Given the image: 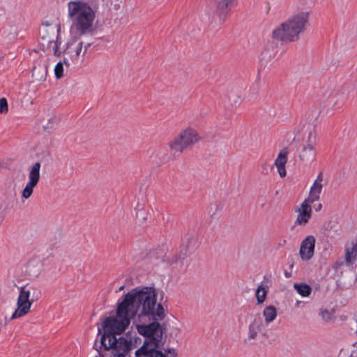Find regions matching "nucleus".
<instances>
[{
    "mask_svg": "<svg viewBox=\"0 0 357 357\" xmlns=\"http://www.w3.org/2000/svg\"><path fill=\"white\" fill-rule=\"evenodd\" d=\"M156 289L152 287L132 289L119 304L116 316L107 317L103 322L105 332L100 342L105 350L109 351L111 357H126L136 347L137 340L123 333L130 323V319L137 314V319L143 320L146 316L162 317L160 303H156Z\"/></svg>",
    "mask_w": 357,
    "mask_h": 357,
    "instance_id": "1",
    "label": "nucleus"
},
{
    "mask_svg": "<svg viewBox=\"0 0 357 357\" xmlns=\"http://www.w3.org/2000/svg\"><path fill=\"white\" fill-rule=\"evenodd\" d=\"M68 16L72 21L70 32L81 37L93 34L96 29V11L86 1L72 0L67 3Z\"/></svg>",
    "mask_w": 357,
    "mask_h": 357,
    "instance_id": "2",
    "label": "nucleus"
},
{
    "mask_svg": "<svg viewBox=\"0 0 357 357\" xmlns=\"http://www.w3.org/2000/svg\"><path fill=\"white\" fill-rule=\"evenodd\" d=\"M310 16L307 10L294 13L273 29V38L285 43L298 41L310 25Z\"/></svg>",
    "mask_w": 357,
    "mask_h": 357,
    "instance_id": "3",
    "label": "nucleus"
},
{
    "mask_svg": "<svg viewBox=\"0 0 357 357\" xmlns=\"http://www.w3.org/2000/svg\"><path fill=\"white\" fill-rule=\"evenodd\" d=\"M202 140L198 131L191 126H188L179 131L177 135L169 142L168 148L174 153H182Z\"/></svg>",
    "mask_w": 357,
    "mask_h": 357,
    "instance_id": "4",
    "label": "nucleus"
},
{
    "mask_svg": "<svg viewBox=\"0 0 357 357\" xmlns=\"http://www.w3.org/2000/svg\"><path fill=\"white\" fill-rule=\"evenodd\" d=\"M41 35L43 45H46L50 52L55 56H60L62 51L59 49L61 40L59 38L60 24L54 22L45 21L42 23Z\"/></svg>",
    "mask_w": 357,
    "mask_h": 357,
    "instance_id": "5",
    "label": "nucleus"
},
{
    "mask_svg": "<svg viewBox=\"0 0 357 357\" xmlns=\"http://www.w3.org/2000/svg\"><path fill=\"white\" fill-rule=\"evenodd\" d=\"M162 309V317H159L157 316H146L143 320L138 319L139 324H137V328L139 333L146 337V340L144 342H151V340H155L157 342V340L154 338V335L159 332L160 324L159 320H162L165 317V309L161 305Z\"/></svg>",
    "mask_w": 357,
    "mask_h": 357,
    "instance_id": "6",
    "label": "nucleus"
},
{
    "mask_svg": "<svg viewBox=\"0 0 357 357\" xmlns=\"http://www.w3.org/2000/svg\"><path fill=\"white\" fill-rule=\"evenodd\" d=\"M30 296L31 291L26 286L20 288L16 308L10 317L11 320L23 317L29 313L33 304V301L30 300Z\"/></svg>",
    "mask_w": 357,
    "mask_h": 357,
    "instance_id": "7",
    "label": "nucleus"
},
{
    "mask_svg": "<svg viewBox=\"0 0 357 357\" xmlns=\"http://www.w3.org/2000/svg\"><path fill=\"white\" fill-rule=\"evenodd\" d=\"M40 163L36 162L33 163L29 171V181L25 185L22 191V198L28 199L33 194V189L37 186L40 178Z\"/></svg>",
    "mask_w": 357,
    "mask_h": 357,
    "instance_id": "8",
    "label": "nucleus"
},
{
    "mask_svg": "<svg viewBox=\"0 0 357 357\" xmlns=\"http://www.w3.org/2000/svg\"><path fill=\"white\" fill-rule=\"evenodd\" d=\"M317 149L316 141L309 136L308 141L302 147L298 158L303 164L311 165L316 159Z\"/></svg>",
    "mask_w": 357,
    "mask_h": 357,
    "instance_id": "9",
    "label": "nucleus"
},
{
    "mask_svg": "<svg viewBox=\"0 0 357 357\" xmlns=\"http://www.w3.org/2000/svg\"><path fill=\"white\" fill-rule=\"evenodd\" d=\"M310 202L304 200L300 206H296L294 211L297 213L295 225L305 226L307 225L312 216V207Z\"/></svg>",
    "mask_w": 357,
    "mask_h": 357,
    "instance_id": "10",
    "label": "nucleus"
},
{
    "mask_svg": "<svg viewBox=\"0 0 357 357\" xmlns=\"http://www.w3.org/2000/svg\"><path fill=\"white\" fill-rule=\"evenodd\" d=\"M88 45H84L82 41L73 40L68 43L64 52L69 55L72 60H78L86 52Z\"/></svg>",
    "mask_w": 357,
    "mask_h": 357,
    "instance_id": "11",
    "label": "nucleus"
},
{
    "mask_svg": "<svg viewBox=\"0 0 357 357\" xmlns=\"http://www.w3.org/2000/svg\"><path fill=\"white\" fill-rule=\"evenodd\" d=\"M316 239L314 236L309 235L301 242L299 255L302 260L308 261L312 258L314 253Z\"/></svg>",
    "mask_w": 357,
    "mask_h": 357,
    "instance_id": "12",
    "label": "nucleus"
},
{
    "mask_svg": "<svg viewBox=\"0 0 357 357\" xmlns=\"http://www.w3.org/2000/svg\"><path fill=\"white\" fill-rule=\"evenodd\" d=\"M158 342L151 340V342H144L143 345L135 351L136 357H165V354L155 349Z\"/></svg>",
    "mask_w": 357,
    "mask_h": 357,
    "instance_id": "13",
    "label": "nucleus"
},
{
    "mask_svg": "<svg viewBox=\"0 0 357 357\" xmlns=\"http://www.w3.org/2000/svg\"><path fill=\"white\" fill-rule=\"evenodd\" d=\"M265 328V324L260 314H256L253 320L249 325L248 331V340L251 342L255 340L257 335L263 333Z\"/></svg>",
    "mask_w": 357,
    "mask_h": 357,
    "instance_id": "14",
    "label": "nucleus"
},
{
    "mask_svg": "<svg viewBox=\"0 0 357 357\" xmlns=\"http://www.w3.org/2000/svg\"><path fill=\"white\" fill-rule=\"evenodd\" d=\"M323 181L324 178L322 173H319L314 181L312 185L311 186L309 196L307 199H305V200L310 202V203H314V202L319 199L320 194L321 193L323 189Z\"/></svg>",
    "mask_w": 357,
    "mask_h": 357,
    "instance_id": "15",
    "label": "nucleus"
},
{
    "mask_svg": "<svg viewBox=\"0 0 357 357\" xmlns=\"http://www.w3.org/2000/svg\"><path fill=\"white\" fill-rule=\"evenodd\" d=\"M288 153L289 149L287 147L282 149L274 162V165L277 168L278 172L280 176L282 178L284 177L287 175L285 165L287 162Z\"/></svg>",
    "mask_w": 357,
    "mask_h": 357,
    "instance_id": "16",
    "label": "nucleus"
},
{
    "mask_svg": "<svg viewBox=\"0 0 357 357\" xmlns=\"http://www.w3.org/2000/svg\"><path fill=\"white\" fill-rule=\"evenodd\" d=\"M357 259V242L352 241L346 245L344 260L347 266H351Z\"/></svg>",
    "mask_w": 357,
    "mask_h": 357,
    "instance_id": "17",
    "label": "nucleus"
},
{
    "mask_svg": "<svg viewBox=\"0 0 357 357\" xmlns=\"http://www.w3.org/2000/svg\"><path fill=\"white\" fill-rule=\"evenodd\" d=\"M236 0H215V13L220 17L225 18L229 6L235 5Z\"/></svg>",
    "mask_w": 357,
    "mask_h": 357,
    "instance_id": "18",
    "label": "nucleus"
},
{
    "mask_svg": "<svg viewBox=\"0 0 357 357\" xmlns=\"http://www.w3.org/2000/svg\"><path fill=\"white\" fill-rule=\"evenodd\" d=\"M339 94L335 91H331L326 100L324 101V109L326 112H331L339 102Z\"/></svg>",
    "mask_w": 357,
    "mask_h": 357,
    "instance_id": "19",
    "label": "nucleus"
},
{
    "mask_svg": "<svg viewBox=\"0 0 357 357\" xmlns=\"http://www.w3.org/2000/svg\"><path fill=\"white\" fill-rule=\"evenodd\" d=\"M263 315L264 317V324H268L272 322L277 316L276 308L273 305L266 307L263 311Z\"/></svg>",
    "mask_w": 357,
    "mask_h": 357,
    "instance_id": "20",
    "label": "nucleus"
},
{
    "mask_svg": "<svg viewBox=\"0 0 357 357\" xmlns=\"http://www.w3.org/2000/svg\"><path fill=\"white\" fill-rule=\"evenodd\" d=\"M47 75V68H37L35 67L32 71V77L38 82H44L46 79Z\"/></svg>",
    "mask_w": 357,
    "mask_h": 357,
    "instance_id": "21",
    "label": "nucleus"
},
{
    "mask_svg": "<svg viewBox=\"0 0 357 357\" xmlns=\"http://www.w3.org/2000/svg\"><path fill=\"white\" fill-rule=\"evenodd\" d=\"M294 288L296 290L297 293L303 297H307L310 295L312 289L305 283H295Z\"/></svg>",
    "mask_w": 357,
    "mask_h": 357,
    "instance_id": "22",
    "label": "nucleus"
},
{
    "mask_svg": "<svg viewBox=\"0 0 357 357\" xmlns=\"http://www.w3.org/2000/svg\"><path fill=\"white\" fill-rule=\"evenodd\" d=\"M267 291L263 285L257 287L256 291V298L257 304H262L266 298Z\"/></svg>",
    "mask_w": 357,
    "mask_h": 357,
    "instance_id": "23",
    "label": "nucleus"
},
{
    "mask_svg": "<svg viewBox=\"0 0 357 357\" xmlns=\"http://www.w3.org/2000/svg\"><path fill=\"white\" fill-rule=\"evenodd\" d=\"M54 75L57 79H60L63 77V63L61 61H59L56 63L54 68Z\"/></svg>",
    "mask_w": 357,
    "mask_h": 357,
    "instance_id": "24",
    "label": "nucleus"
},
{
    "mask_svg": "<svg viewBox=\"0 0 357 357\" xmlns=\"http://www.w3.org/2000/svg\"><path fill=\"white\" fill-rule=\"evenodd\" d=\"M8 112V105L6 98H0V114H6Z\"/></svg>",
    "mask_w": 357,
    "mask_h": 357,
    "instance_id": "25",
    "label": "nucleus"
},
{
    "mask_svg": "<svg viewBox=\"0 0 357 357\" xmlns=\"http://www.w3.org/2000/svg\"><path fill=\"white\" fill-rule=\"evenodd\" d=\"M165 357H176V353L174 349L166 351V354H165Z\"/></svg>",
    "mask_w": 357,
    "mask_h": 357,
    "instance_id": "26",
    "label": "nucleus"
},
{
    "mask_svg": "<svg viewBox=\"0 0 357 357\" xmlns=\"http://www.w3.org/2000/svg\"><path fill=\"white\" fill-rule=\"evenodd\" d=\"M139 214L137 213V216L139 215L143 220H146V213H145L143 208H142L139 210Z\"/></svg>",
    "mask_w": 357,
    "mask_h": 357,
    "instance_id": "27",
    "label": "nucleus"
},
{
    "mask_svg": "<svg viewBox=\"0 0 357 357\" xmlns=\"http://www.w3.org/2000/svg\"><path fill=\"white\" fill-rule=\"evenodd\" d=\"M261 167L263 169V170H262L263 174H267L268 169L266 168V164L262 165Z\"/></svg>",
    "mask_w": 357,
    "mask_h": 357,
    "instance_id": "28",
    "label": "nucleus"
},
{
    "mask_svg": "<svg viewBox=\"0 0 357 357\" xmlns=\"http://www.w3.org/2000/svg\"><path fill=\"white\" fill-rule=\"evenodd\" d=\"M343 264V262H336L335 264V268L336 269L339 268Z\"/></svg>",
    "mask_w": 357,
    "mask_h": 357,
    "instance_id": "29",
    "label": "nucleus"
},
{
    "mask_svg": "<svg viewBox=\"0 0 357 357\" xmlns=\"http://www.w3.org/2000/svg\"><path fill=\"white\" fill-rule=\"evenodd\" d=\"M241 97H240V96H238V97H237V98H236V100H235V103H236V104L240 103V102H241Z\"/></svg>",
    "mask_w": 357,
    "mask_h": 357,
    "instance_id": "30",
    "label": "nucleus"
},
{
    "mask_svg": "<svg viewBox=\"0 0 357 357\" xmlns=\"http://www.w3.org/2000/svg\"><path fill=\"white\" fill-rule=\"evenodd\" d=\"M326 314H328V312L326 310L321 312V315H322L323 318H324L325 316H326Z\"/></svg>",
    "mask_w": 357,
    "mask_h": 357,
    "instance_id": "31",
    "label": "nucleus"
},
{
    "mask_svg": "<svg viewBox=\"0 0 357 357\" xmlns=\"http://www.w3.org/2000/svg\"><path fill=\"white\" fill-rule=\"evenodd\" d=\"M321 208H322L321 204H319L317 207L316 208V211H319L321 209Z\"/></svg>",
    "mask_w": 357,
    "mask_h": 357,
    "instance_id": "32",
    "label": "nucleus"
},
{
    "mask_svg": "<svg viewBox=\"0 0 357 357\" xmlns=\"http://www.w3.org/2000/svg\"><path fill=\"white\" fill-rule=\"evenodd\" d=\"M124 289V286H121L120 288H119V291H121Z\"/></svg>",
    "mask_w": 357,
    "mask_h": 357,
    "instance_id": "33",
    "label": "nucleus"
},
{
    "mask_svg": "<svg viewBox=\"0 0 357 357\" xmlns=\"http://www.w3.org/2000/svg\"><path fill=\"white\" fill-rule=\"evenodd\" d=\"M299 303H300V302H298H298L296 303V305L298 306V305H299Z\"/></svg>",
    "mask_w": 357,
    "mask_h": 357,
    "instance_id": "34",
    "label": "nucleus"
}]
</instances>
